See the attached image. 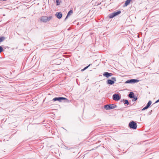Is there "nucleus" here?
<instances>
[{
	"mask_svg": "<svg viewBox=\"0 0 159 159\" xmlns=\"http://www.w3.org/2000/svg\"><path fill=\"white\" fill-rule=\"evenodd\" d=\"M62 100H66L68 101L67 99L62 97H56L53 99V100L54 101H58L59 102H61Z\"/></svg>",
	"mask_w": 159,
	"mask_h": 159,
	"instance_id": "nucleus-5",
	"label": "nucleus"
},
{
	"mask_svg": "<svg viewBox=\"0 0 159 159\" xmlns=\"http://www.w3.org/2000/svg\"><path fill=\"white\" fill-rule=\"evenodd\" d=\"M59 0H56V2L57 3V5H59L60 3H59Z\"/></svg>",
	"mask_w": 159,
	"mask_h": 159,
	"instance_id": "nucleus-21",
	"label": "nucleus"
},
{
	"mask_svg": "<svg viewBox=\"0 0 159 159\" xmlns=\"http://www.w3.org/2000/svg\"><path fill=\"white\" fill-rule=\"evenodd\" d=\"M108 84L112 85L114 83V82L111 80H108L107 81Z\"/></svg>",
	"mask_w": 159,
	"mask_h": 159,
	"instance_id": "nucleus-10",
	"label": "nucleus"
},
{
	"mask_svg": "<svg viewBox=\"0 0 159 159\" xmlns=\"http://www.w3.org/2000/svg\"><path fill=\"white\" fill-rule=\"evenodd\" d=\"M3 50V49L2 48L1 46H0V53H1L2 52V51Z\"/></svg>",
	"mask_w": 159,
	"mask_h": 159,
	"instance_id": "nucleus-20",
	"label": "nucleus"
},
{
	"mask_svg": "<svg viewBox=\"0 0 159 159\" xmlns=\"http://www.w3.org/2000/svg\"><path fill=\"white\" fill-rule=\"evenodd\" d=\"M129 97L131 98H134V94L133 92H130L129 94Z\"/></svg>",
	"mask_w": 159,
	"mask_h": 159,
	"instance_id": "nucleus-11",
	"label": "nucleus"
},
{
	"mask_svg": "<svg viewBox=\"0 0 159 159\" xmlns=\"http://www.w3.org/2000/svg\"><path fill=\"white\" fill-rule=\"evenodd\" d=\"M112 98L114 100L118 101L120 99V98L118 94H115L113 95Z\"/></svg>",
	"mask_w": 159,
	"mask_h": 159,
	"instance_id": "nucleus-7",
	"label": "nucleus"
},
{
	"mask_svg": "<svg viewBox=\"0 0 159 159\" xmlns=\"http://www.w3.org/2000/svg\"><path fill=\"white\" fill-rule=\"evenodd\" d=\"M111 80H113L114 82L116 81V79L114 77H112L111 78Z\"/></svg>",
	"mask_w": 159,
	"mask_h": 159,
	"instance_id": "nucleus-17",
	"label": "nucleus"
},
{
	"mask_svg": "<svg viewBox=\"0 0 159 159\" xmlns=\"http://www.w3.org/2000/svg\"><path fill=\"white\" fill-rule=\"evenodd\" d=\"M129 125L131 129H135L137 127V124L133 121L129 123Z\"/></svg>",
	"mask_w": 159,
	"mask_h": 159,
	"instance_id": "nucleus-2",
	"label": "nucleus"
},
{
	"mask_svg": "<svg viewBox=\"0 0 159 159\" xmlns=\"http://www.w3.org/2000/svg\"><path fill=\"white\" fill-rule=\"evenodd\" d=\"M103 75L105 76L107 78H108L109 77L111 76L112 75V74L111 73L106 72L104 73Z\"/></svg>",
	"mask_w": 159,
	"mask_h": 159,
	"instance_id": "nucleus-9",
	"label": "nucleus"
},
{
	"mask_svg": "<svg viewBox=\"0 0 159 159\" xmlns=\"http://www.w3.org/2000/svg\"><path fill=\"white\" fill-rule=\"evenodd\" d=\"M55 15L58 18L60 19L61 18L62 14L61 12H57L56 13Z\"/></svg>",
	"mask_w": 159,
	"mask_h": 159,
	"instance_id": "nucleus-8",
	"label": "nucleus"
},
{
	"mask_svg": "<svg viewBox=\"0 0 159 159\" xmlns=\"http://www.w3.org/2000/svg\"><path fill=\"white\" fill-rule=\"evenodd\" d=\"M84 70H84V69H82V70H81L82 71H84Z\"/></svg>",
	"mask_w": 159,
	"mask_h": 159,
	"instance_id": "nucleus-25",
	"label": "nucleus"
},
{
	"mask_svg": "<svg viewBox=\"0 0 159 159\" xmlns=\"http://www.w3.org/2000/svg\"><path fill=\"white\" fill-rule=\"evenodd\" d=\"M72 13H73V11H72V10H70L69 11V12H68V13H67V15L66 18H65V20H66L68 18V17L70 15H71Z\"/></svg>",
	"mask_w": 159,
	"mask_h": 159,
	"instance_id": "nucleus-12",
	"label": "nucleus"
},
{
	"mask_svg": "<svg viewBox=\"0 0 159 159\" xmlns=\"http://www.w3.org/2000/svg\"><path fill=\"white\" fill-rule=\"evenodd\" d=\"M148 108L146 106L145 107H144L142 109V111H143V110H144L147 109H148Z\"/></svg>",
	"mask_w": 159,
	"mask_h": 159,
	"instance_id": "nucleus-23",
	"label": "nucleus"
},
{
	"mask_svg": "<svg viewBox=\"0 0 159 159\" xmlns=\"http://www.w3.org/2000/svg\"><path fill=\"white\" fill-rule=\"evenodd\" d=\"M152 102L151 101H149L148 102V103L147 104V105H146V106L148 107V108L150 106V105H151V104H152Z\"/></svg>",
	"mask_w": 159,
	"mask_h": 159,
	"instance_id": "nucleus-15",
	"label": "nucleus"
},
{
	"mask_svg": "<svg viewBox=\"0 0 159 159\" xmlns=\"http://www.w3.org/2000/svg\"><path fill=\"white\" fill-rule=\"evenodd\" d=\"M5 39V38L3 36L0 37V43H1L4 41Z\"/></svg>",
	"mask_w": 159,
	"mask_h": 159,
	"instance_id": "nucleus-14",
	"label": "nucleus"
},
{
	"mask_svg": "<svg viewBox=\"0 0 159 159\" xmlns=\"http://www.w3.org/2000/svg\"><path fill=\"white\" fill-rule=\"evenodd\" d=\"M132 0H127L125 3V6H128L130 2Z\"/></svg>",
	"mask_w": 159,
	"mask_h": 159,
	"instance_id": "nucleus-13",
	"label": "nucleus"
},
{
	"mask_svg": "<svg viewBox=\"0 0 159 159\" xmlns=\"http://www.w3.org/2000/svg\"><path fill=\"white\" fill-rule=\"evenodd\" d=\"M139 81V80L137 79H130L127 80L125 82V84L134 83H137Z\"/></svg>",
	"mask_w": 159,
	"mask_h": 159,
	"instance_id": "nucleus-6",
	"label": "nucleus"
},
{
	"mask_svg": "<svg viewBox=\"0 0 159 159\" xmlns=\"http://www.w3.org/2000/svg\"><path fill=\"white\" fill-rule=\"evenodd\" d=\"M120 13H121V11H117L114 12L109 15V18H113L114 17L120 14Z\"/></svg>",
	"mask_w": 159,
	"mask_h": 159,
	"instance_id": "nucleus-3",
	"label": "nucleus"
},
{
	"mask_svg": "<svg viewBox=\"0 0 159 159\" xmlns=\"http://www.w3.org/2000/svg\"><path fill=\"white\" fill-rule=\"evenodd\" d=\"M148 108L146 106L145 107H144L142 109V111H143V110H144L147 109H148Z\"/></svg>",
	"mask_w": 159,
	"mask_h": 159,
	"instance_id": "nucleus-22",
	"label": "nucleus"
},
{
	"mask_svg": "<svg viewBox=\"0 0 159 159\" xmlns=\"http://www.w3.org/2000/svg\"><path fill=\"white\" fill-rule=\"evenodd\" d=\"M91 64H90L88 66H86V67H84V70H86L87 68H88V67L90 65H91Z\"/></svg>",
	"mask_w": 159,
	"mask_h": 159,
	"instance_id": "nucleus-19",
	"label": "nucleus"
},
{
	"mask_svg": "<svg viewBox=\"0 0 159 159\" xmlns=\"http://www.w3.org/2000/svg\"><path fill=\"white\" fill-rule=\"evenodd\" d=\"M117 106L115 104H110L106 105L104 106V108L107 110H109L116 108Z\"/></svg>",
	"mask_w": 159,
	"mask_h": 159,
	"instance_id": "nucleus-1",
	"label": "nucleus"
},
{
	"mask_svg": "<svg viewBox=\"0 0 159 159\" xmlns=\"http://www.w3.org/2000/svg\"><path fill=\"white\" fill-rule=\"evenodd\" d=\"M52 17L51 16L48 17L46 16H43L41 17V20L43 22H46L49 21L50 19L52 18Z\"/></svg>",
	"mask_w": 159,
	"mask_h": 159,
	"instance_id": "nucleus-4",
	"label": "nucleus"
},
{
	"mask_svg": "<svg viewBox=\"0 0 159 159\" xmlns=\"http://www.w3.org/2000/svg\"><path fill=\"white\" fill-rule=\"evenodd\" d=\"M124 104H126L127 105L129 104V102L127 100H124Z\"/></svg>",
	"mask_w": 159,
	"mask_h": 159,
	"instance_id": "nucleus-16",
	"label": "nucleus"
},
{
	"mask_svg": "<svg viewBox=\"0 0 159 159\" xmlns=\"http://www.w3.org/2000/svg\"><path fill=\"white\" fill-rule=\"evenodd\" d=\"M133 99L132 101H136L137 99V98L136 97H135L134 96V98H133Z\"/></svg>",
	"mask_w": 159,
	"mask_h": 159,
	"instance_id": "nucleus-18",
	"label": "nucleus"
},
{
	"mask_svg": "<svg viewBox=\"0 0 159 159\" xmlns=\"http://www.w3.org/2000/svg\"><path fill=\"white\" fill-rule=\"evenodd\" d=\"M159 102V99H158V100H157V101L155 102L154 103H153V105H154V104H155V103H158V102Z\"/></svg>",
	"mask_w": 159,
	"mask_h": 159,
	"instance_id": "nucleus-24",
	"label": "nucleus"
}]
</instances>
